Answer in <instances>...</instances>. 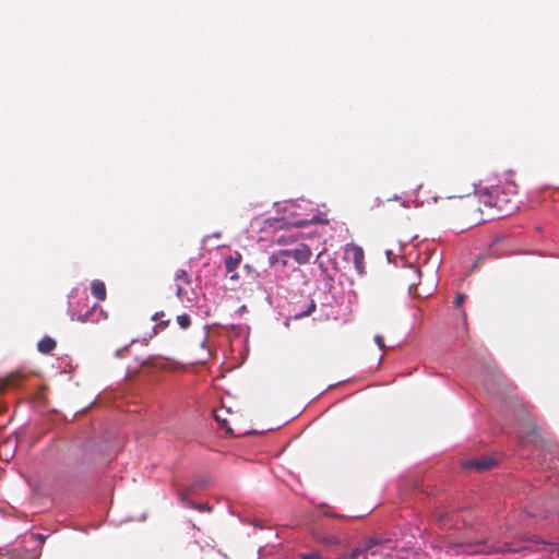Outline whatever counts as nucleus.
<instances>
[{
	"label": "nucleus",
	"mask_w": 559,
	"mask_h": 559,
	"mask_svg": "<svg viewBox=\"0 0 559 559\" xmlns=\"http://www.w3.org/2000/svg\"><path fill=\"white\" fill-rule=\"evenodd\" d=\"M289 258H293L298 264H305L309 262L311 258V249L305 243H299L294 249L286 250Z\"/></svg>",
	"instance_id": "0eeeda50"
},
{
	"label": "nucleus",
	"mask_w": 559,
	"mask_h": 559,
	"mask_svg": "<svg viewBox=\"0 0 559 559\" xmlns=\"http://www.w3.org/2000/svg\"><path fill=\"white\" fill-rule=\"evenodd\" d=\"M518 433H519V440H520L521 444H525L526 443V439L530 436L534 437L536 439V442H538V443H543L544 442V440L542 439V435L539 432V429L532 421H527V423L523 424L519 428Z\"/></svg>",
	"instance_id": "423d86ee"
},
{
	"label": "nucleus",
	"mask_w": 559,
	"mask_h": 559,
	"mask_svg": "<svg viewBox=\"0 0 559 559\" xmlns=\"http://www.w3.org/2000/svg\"><path fill=\"white\" fill-rule=\"evenodd\" d=\"M193 488H194V486H191L190 488H188L186 490H180L179 491L180 500L182 502L187 503L188 507H189L190 503H193L192 501H190V495L193 491Z\"/></svg>",
	"instance_id": "2eb2a0df"
},
{
	"label": "nucleus",
	"mask_w": 559,
	"mask_h": 559,
	"mask_svg": "<svg viewBox=\"0 0 559 559\" xmlns=\"http://www.w3.org/2000/svg\"><path fill=\"white\" fill-rule=\"evenodd\" d=\"M362 260H364L362 250L360 248H357V247L354 248V262L357 265V267L359 266V264L362 263Z\"/></svg>",
	"instance_id": "f3484780"
},
{
	"label": "nucleus",
	"mask_w": 559,
	"mask_h": 559,
	"mask_svg": "<svg viewBox=\"0 0 559 559\" xmlns=\"http://www.w3.org/2000/svg\"><path fill=\"white\" fill-rule=\"evenodd\" d=\"M486 390L492 394H499L504 391H509L511 384H509L503 374L499 370H492L488 378L485 380Z\"/></svg>",
	"instance_id": "7ed1b4c3"
},
{
	"label": "nucleus",
	"mask_w": 559,
	"mask_h": 559,
	"mask_svg": "<svg viewBox=\"0 0 559 559\" xmlns=\"http://www.w3.org/2000/svg\"><path fill=\"white\" fill-rule=\"evenodd\" d=\"M176 280L177 281H182L186 284L190 283V277H189L188 273L185 270H178L176 272Z\"/></svg>",
	"instance_id": "a211bd4d"
},
{
	"label": "nucleus",
	"mask_w": 559,
	"mask_h": 559,
	"mask_svg": "<svg viewBox=\"0 0 559 559\" xmlns=\"http://www.w3.org/2000/svg\"><path fill=\"white\" fill-rule=\"evenodd\" d=\"M189 508L201 511V512H204V511L210 512L212 509L209 504H202V503H195V502L190 503Z\"/></svg>",
	"instance_id": "aec40b11"
},
{
	"label": "nucleus",
	"mask_w": 559,
	"mask_h": 559,
	"mask_svg": "<svg viewBox=\"0 0 559 559\" xmlns=\"http://www.w3.org/2000/svg\"><path fill=\"white\" fill-rule=\"evenodd\" d=\"M379 544H380V542L378 539H376V538H368V539H366L364 542L362 547H364L365 551L367 552V551L371 550L374 546H377Z\"/></svg>",
	"instance_id": "dca6fc26"
},
{
	"label": "nucleus",
	"mask_w": 559,
	"mask_h": 559,
	"mask_svg": "<svg viewBox=\"0 0 559 559\" xmlns=\"http://www.w3.org/2000/svg\"><path fill=\"white\" fill-rule=\"evenodd\" d=\"M280 251L269 257L270 266H276L280 262Z\"/></svg>",
	"instance_id": "4be33fe9"
},
{
	"label": "nucleus",
	"mask_w": 559,
	"mask_h": 559,
	"mask_svg": "<svg viewBox=\"0 0 559 559\" xmlns=\"http://www.w3.org/2000/svg\"><path fill=\"white\" fill-rule=\"evenodd\" d=\"M165 317V313L163 311L160 312H156L153 317H152V320L154 321H159L162 320V318Z\"/></svg>",
	"instance_id": "bb28decb"
},
{
	"label": "nucleus",
	"mask_w": 559,
	"mask_h": 559,
	"mask_svg": "<svg viewBox=\"0 0 559 559\" xmlns=\"http://www.w3.org/2000/svg\"><path fill=\"white\" fill-rule=\"evenodd\" d=\"M314 309H316V305H314L313 301H311V304L309 305L307 311H305L304 313L299 314L298 317L309 316Z\"/></svg>",
	"instance_id": "393cba45"
},
{
	"label": "nucleus",
	"mask_w": 559,
	"mask_h": 559,
	"mask_svg": "<svg viewBox=\"0 0 559 559\" xmlns=\"http://www.w3.org/2000/svg\"><path fill=\"white\" fill-rule=\"evenodd\" d=\"M230 278H231V280H236V278H238V275H236V274H235V275H231V277H230Z\"/></svg>",
	"instance_id": "c756f323"
},
{
	"label": "nucleus",
	"mask_w": 559,
	"mask_h": 559,
	"mask_svg": "<svg viewBox=\"0 0 559 559\" xmlns=\"http://www.w3.org/2000/svg\"><path fill=\"white\" fill-rule=\"evenodd\" d=\"M497 464L496 460L490 456H481L479 459L468 460L463 463L465 468H474L479 472L488 471Z\"/></svg>",
	"instance_id": "6e6552de"
},
{
	"label": "nucleus",
	"mask_w": 559,
	"mask_h": 559,
	"mask_svg": "<svg viewBox=\"0 0 559 559\" xmlns=\"http://www.w3.org/2000/svg\"><path fill=\"white\" fill-rule=\"evenodd\" d=\"M307 224V221H300L297 223V226H305Z\"/></svg>",
	"instance_id": "c85d7f7f"
},
{
	"label": "nucleus",
	"mask_w": 559,
	"mask_h": 559,
	"mask_svg": "<svg viewBox=\"0 0 559 559\" xmlns=\"http://www.w3.org/2000/svg\"><path fill=\"white\" fill-rule=\"evenodd\" d=\"M70 307L71 319L81 323H97L104 318L102 309H99L96 304L85 312L74 309L71 304Z\"/></svg>",
	"instance_id": "f03ea898"
},
{
	"label": "nucleus",
	"mask_w": 559,
	"mask_h": 559,
	"mask_svg": "<svg viewBox=\"0 0 559 559\" xmlns=\"http://www.w3.org/2000/svg\"><path fill=\"white\" fill-rule=\"evenodd\" d=\"M169 322H170L169 320H166V321L159 320V322L157 323L156 328H158L160 330H164L165 328L168 326Z\"/></svg>",
	"instance_id": "a878e982"
},
{
	"label": "nucleus",
	"mask_w": 559,
	"mask_h": 559,
	"mask_svg": "<svg viewBox=\"0 0 559 559\" xmlns=\"http://www.w3.org/2000/svg\"><path fill=\"white\" fill-rule=\"evenodd\" d=\"M420 276L421 271L414 265L407 266L401 275L402 281H404V283L408 286V292L413 296L420 297L423 295V293L418 289L419 283H416L415 281L420 278Z\"/></svg>",
	"instance_id": "20e7f679"
},
{
	"label": "nucleus",
	"mask_w": 559,
	"mask_h": 559,
	"mask_svg": "<svg viewBox=\"0 0 559 559\" xmlns=\"http://www.w3.org/2000/svg\"><path fill=\"white\" fill-rule=\"evenodd\" d=\"M44 536L40 534H31L28 537L24 539L25 545L33 546V552L29 558L23 559H38L41 554V545L44 543Z\"/></svg>",
	"instance_id": "1a4fd4ad"
},
{
	"label": "nucleus",
	"mask_w": 559,
	"mask_h": 559,
	"mask_svg": "<svg viewBox=\"0 0 559 559\" xmlns=\"http://www.w3.org/2000/svg\"><path fill=\"white\" fill-rule=\"evenodd\" d=\"M176 295L180 298L182 296V287L177 285Z\"/></svg>",
	"instance_id": "cd10ccee"
},
{
	"label": "nucleus",
	"mask_w": 559,
	"mask_h": 559,
	"mask_svg": "<svg viewBox=\"0 0 559 559\" xmlns=\"http://www.w3.org/2000/svg\"><path fill=\"white\" fill-rule=\"evenodd\" d=\"M241 262V254L235 251L233 254L225 258V269L227 273H233Z\"/></svg>",
	"instance_id": "9b49d317"
},
{
	"label": "nucleus",
	"mask_w": 559,
	"mask_h": 559,
	"mask_svg": "<svg viewBox=\"0 0 559 559\" xmlns=\"http://www.w3.org/2000/svg\"><path fill=\"white\" fill-rule=\"evenodd\" d=\"M83 300H84L85 302H87L88 297H87V296H85V297L83 298Z\"/></svg>",
	"instance_id": "7c9ffc66"
},
{
	"label": "nucleus",
	"mask_w": 559,
	"mask_h": 559,
	"mask_svg": "<svg viewBox=\"0 0 559 559\" xmlns=\"http://www.w3.org/2000/svg\"><path fill=\"white\" fill-rule=\"evenodd\" d=\"M394 203H399V207H403V209H406L409 206L408 202L402 201V199L400 197L395 195L393 199H386L384 201L379 198L374 199L372 204L370 205V209L371 210L380 209L384 214H389V213H391L392 205Z\"/></svg>",
	"instance_id": "39448f33"
},
{
	"label": "nucleus",
	"mask_w": 559,
	"mask_h": 559,
	"mask_svg": "<svg viewBox=\"0 0 559 559\" xmlns=\"http://www.w3.org/2000/svg\"><path fill=\"white\" fill-rule=\"evenodd\" d=\"M278 259H280V262L277 265H281L282 267H286L288 264V259H289L286 250H280Z\"/></svg>",
	"instance_id": "6ab92c4d"
},
{
	"label": "nucleus",
	"mask_w": 559,
	"mask_h": 559,
	"mask_svg": "<svg viewBox=\"0 0 559 559\" xmlns=\"http://www.w3.org/2000/svg\"><path fill=\"white\" fill-rule=\"evenodd\" d=\"M364 554H366V551H365V549H364L362 545L357 546V547H355V548L350 551V554H349V559H356V558H358L359 556H361V555H364Z\"/></svg>",
	"instance_id": "412c9836"
},
{
	"label": "nucleus",
	"mask_w": 559,
	"mask_h": 559,
	"mask_svg": "<svg viewBox=\"0 0 559 559\" xmlns=\"http://www.w3.org/2000/svg\"><path fill=\"white\" fill-rule=\"evenodd\" d=\"M91 292L94 297H96L98 300H105L107 293H106V286L105 283L98 280H95L91 284Z\"/></svg>",
	"instance_id": "f8f14e48"
},
{
	"label": "nucleus",
	"mask_w": 559,
	"mask_h": 559,
	"mask_svg": "<svg viewBox=\"0 0 559 559\" xmlns=\"http://www.w3.org/2000/svg\"><path fill=\"white\" fill-rule=\"evenodd\" d=\"M465 299L466 296L464 294H457L454 300V306L456 308L461 307Z\"/></svg>",
	"instance_id": "5701e85b"
},
{
	"label": "nucleus",
	"mask_w": 559,
	"mask_h": 559,
	"mask_svg": "<svg viewBox=\"0 0 559 559\" xmlns=\"http://www.w3.org/2000/svg\"><path fill=\"white\" fill-rule=\"evenodd\" d=\"M374 342L379 346L380 349H384L385 348L383 336L376 335L374 336Z\"/></svg>",
	"instance_id": "b1692460"
},
{
	"label": "nucleus",
	"mask_w": 559,
	"mask_h": 559,
	"mask_svg": "<svg viewBox=\"0 0 559 559\" xmlns=\"http://www.w3.org/2000/svg\"><path fill=\"white\" fill-rule=\"evenodd\" d=\"M457 207L463 212L471 225H479L487 221L499 219L510 215L516 204L510 195L499 189L479 193L467 199L459 198Z\"/></svg>",
	"instance_id": "f257e3e1"
},
{
	"label": "nucleus",
	"mask_w": 559,
	"mask_h": 559,
	"mask_svg": "<svg viewBox=\"0 0 559 559\" xmlns=\"http://www.w3.org/2000/svg\"><path fill=\"white\" fill-rule=\"evenodd\" d=\"M24 380V376L21 372H12L9 374L0 384V392L5 390L7 388H15L19 386L20 383Z\"/></svg>",
	"instance_id": "9d476101"
},
{
	"label": "nucleus",
	"mask_w": 559,
	"mask_h": 559,
	"mask_svg": "<svg viewBox=\"0 0 559 559\" xmlns=\"http://www.w3.org/2000/svg\"><path fill=\"white\" fill-rule=\"evenodd\" d=\"M56 345L57 343L52 337L45 336L38 342L37 349L41 354H50L56 348Z\"/></svg>",
	"instance_id": "ddd939ff"
},
{
	"label": "nucleus",
	"mask_w": 559,
	"mask_h": 559,
	"mask_svg": "<svg viewBox=\"0 0 559 559\" xmlns=\"http://www.w3.org/2000/svg\"><path fill=\"white\" fill-rule=\"evenodd\" d=\"M177 323L181 329L187 330L191 326L192 321L189 314L183 313L177 317Z\"/></svg>",
	"instance_id": "4468645a"
}]
</instances>
